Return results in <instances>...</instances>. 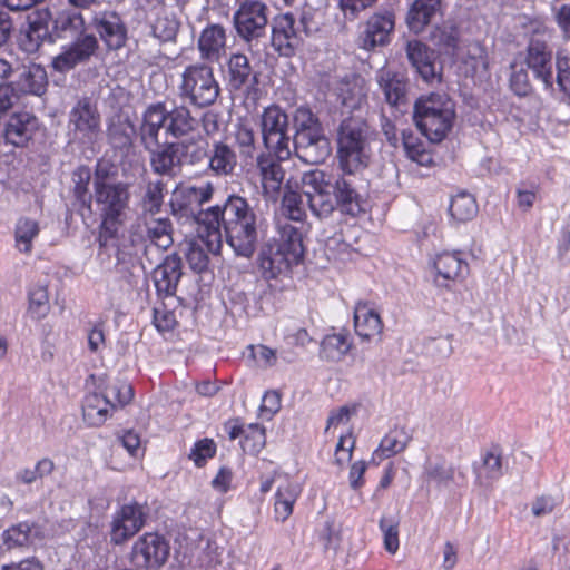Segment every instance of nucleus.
Instances as JSON below:
<instances>
[{
    "instance_id": "nucleus-1",
    "label": "nucleus",
    "mask_w": 570,
    "mask_h": 570,
    "mask_svg": "<svg viewBox=\"0 0 570 570\" xmlns=\"http://www.w3.org/2000/svg\"><path fill=\"white\" fill-rule=\"evenodd\" d=\"M198 224L207 252L219 254L224 236L236 256L250 258L257 248L263 219L245 197L233 194L223 205L200 212Z\"/></svg>"
},
{
    "instance_id": "nucleus-2",
    "label": "nucleus",
    "mask_w": 570,
    "mask_h": 570,
    "mask_svg": "<svg viewBox=\"0 0 570 570\" xmlns=\"http://www.w3.org/2000/svg\"><path fill=\"white\" fill-rule=\"evenodd\" d=\"M338 168L341 173L336 175L314 169L302 177L306 203L320 219L330 217L336 208L352 217L363 210L357 176L361 168Z\"/></svg>"
},
{
    "instance_id": "nucleus-3",
    "label": "nucleus",
    "mask_w": 570,
    "mask_h": 570,
    "mask_svg": "<svg viewBox=\"0 0 570 570\" xmlns=\"http://www.w3.org/2000/svg\"><path fill=\"white\" fill-rule=\"evenodd\" d=\"M305 255L303 225L287 220L277 223V236L265 242L256 258L265 279L288 277L292 268L303 262Z\"/></svg>"
},
{
    "instance_id": "nucleus-4",
    "label": "nucleus",
    "mask_w": 570,
    "mask_h": 570,
    "mask_svg": "<svg viewBox=\"0 0 570 570\" xmlns=\"http://www.w3.org/2000/svg\"><path fill=\"white\" fill-rule=\"evenodd\" d=\"M199 121L186 106H174L167 109L165 104L158 102L147 107L142 114L139 126V140L149 154L161 148L159 134L161 129L175 139L188 137L197 131Z\"/></svg>"
},
{
    "instance_id": "nucleus-5",
    "label": "nucleus",
    "mask_w": 570,
    "mask_h": 570,
    "mask_svg": "<svg viewBox=\"0 0 570 570\" xmlns=\"http://www.w3.org/2000/svg\"><path fill=\"white\" fill-rule=\"evenodd\" d=\"M94 187L95 202L101 216L97 239L100 256L110 248L118 249V233L126 217L130 194L127 184L109 183L104 178H97ZM120 262V253L117 250V264Z\"/></svg>"
},
{
    "instance_id": "nucleus-6",
    "label": "nucleus",
    "mask_w": 570,
    "mask_h": 570,
    "mask_svg": "<svg viewBox=\"0 0 570 570\" xmlns=\"http://www.w3.org/2000/svg\"><path fill=\"white\" fill-rule=\"evenodd\" d=\"M455 105L444 94L420 97L414 104L413 119L417 129L432 142L445 138L453 126Z\"/></svg>"
},
{
    "instance_id": "nucleus-7",
    "label": "nucleus",
    "mask_w": 570,
    "mask_h": 570,
    "mask_svg": "<svg viewBox=\"0 0 570 570\" xmlns=\"http://www.w3.org/2000/svg\"><path fill=\"white\" fill-rule=\"evenodd\" d=\"M208 149V145L202 144L200 138L191 137L181 141H165L161 148L149 153V164L155 174L174 177L176 169L183 164L190 166L206 165Z\"/></svg>"
},
{
    "instance_id": "nucleus-8",
    "label": "nucleus",
    "mask_w": 570,
    "mask_h": 570,
    "mask_svg": "<svg viewBox=\"0 0 570 570\" xmlns=\"http://www.w3.org/2000/svg\"><path fill=\"white\" fill-rule=\"evenodd\" d=\"M371 130L365 120L360 117H347L337 129L338 167L364 168L367 166Z\"/></svg>"
},
{
    "instance_id": "nucleus-9",
    "label": "nucleus",
    "mask_w": 570,
    "mask_h": 570,
    "mask_svg": "<svg viewBox=\"0 0 570 570\" xmlns=\"http://www.w3.org/2000/svg\"><path fill=\"white\" fill-rule=\"evenodd\" d=\"M179 95L199 108L213 105L219 95L213 69L206 65L188 66L181 75Z\"/></svg>"
},
{
    "instance_id": "nucleus-10",
    "label": "nucleus",
    "mask_w": 570,
    "mask_h": 570,
    "mask_svg": "<svg viewBox=\"0 0 570 570\" xmlns=\"http://www.w3.org/2000/svg\"><path fill=\"white\" fill-rule=\"evenodd\" d=\"M264 147L279 159L292 156L288 115L277 105L266 107L261 117Z\"/></svg>"
},
{
    "instance_id": "nucleus-11",
    "label": "nucleus",
    "mask_w": 570,
    "mask_h": 570,
    "mask_svg": "<svg viewBox=\"0 0 570 570\" xmlns=\"http://www.w3.org/2000/svg\"><path fill=\"white\" fill-rule=\"evenodd\" d=\"M38 129L39 120L32 112L14 111L10 116L7 112L2 118L0 136L7 144L23 148L32 140Z\"/></svg>"
},
{
    "instance_id": "nucleus-12",
    "label": "nucleus",
    "mask_w": 570,
    "mask_h": 570,
    "mask_svg": "<svg viewBox=\"0 0 570 570\" xmlns=\"http://www.w3.org/2000/svg\"><path fill=\"white\" fill-rule=\"evenodd\" d=\"M285 160L269 151L261 153L256 158L262 195L266 200L276 202L279 197L285 179V169L281 163Z\"/></svg>"
},
{
    "instance_id": "nucleus-13",
    "label": "nucleus",
    "mask_w": 570,
    "mask_h": 570,
    "mask_svg": "<svg viewBox=\"0 0 570 570\" xmlns=\"http://www.w3.org/2000/svg\"><path fill=\"white\" fill-rule=\"evenodd\" d=\"M169 543L157 533H146L132 548V560L138 567L160 568L168 560Z\"/></svg>"
},
{
    "instance_id": "nucleus-14",
    "label": "nucleus",
    "mask_w": 570,
    "mask_h": 570,
    "mask_svg": "<svg viewBox=\"0 0 570 570\" xmlns=\"http://www.w3.org/2000/svg\"><path fill=\"white\" fill-rule=\"evenodd\" d=\"M69 129L75 139L91 141L100 130V115L89 98H81L69 114Z\"/></svg>"
},
{
    "instance_id": "nucleus-15",
    "label": "nucleus",
    "mask_w": 570,
    "mask_h": 570,
    "mask_svg": "<svg viewBox=\"0 0 570 570\" xmlns=\"http://www.w3.org/2000/svg\"><path fill=\"white\" fill-rule=\"evenodd\" d=\"M145 524L144 507L137 502L125 504L115 515L111 524L110 539L121 544L135 535Z\"/></svg>"
},
{
    "instance_id": "nucleus-16",
    "label": "nucleus",
    "mask_w": 570,
    "mask_h": 570,
    "mask_svg": "<svg viewBox=\"0 0 570 570\" xmlns=\"http://www.w3.org/2000/svg\"><path fill=\"white\" fill-rule=\"evenodd\" d=\"M294 155L305 164L318 165L331 156V142L324 131L293 137Z\"/></svg>"
},
{
    "instance_id": "nucleus-17",
    "label": "nucleus",
    "mask_w": 570,
    "mask_h": 570,
    "mask_svg": "<svg viewBox=\"0 0 570 570\" xmlns=\"http://www.w3.org/2000/svg\"><path fill=\"white\" fill-rule=\"evenodd\" d=\"M407 58L424 81L440 82L442 68L438 62V55L434 50L414 39L407 43Z\"/></svg>"
},
{
    "instance_id": "nucleus-18",
    "label": "nucleus",
    "mask_w": 570,
    "mask_h": 570,
    "mask_svg": "<svg viewBox=\"0 0 570 570\" xmlns=\"http://www.w3.org/2000/svg\"><path fill=\"white\" fill-rule=\"evenodd\" d=\"M527 66L532 70L534 77L542 81L544 88L553 86L552 51L547 43L540 39H531L528 46L525 58Z\"/></svg>"
},
{
    "instance_id": "nucleus-19",
    "label": "nucleus",
    "mask_w": 570,
    "mask_h": 570,
    "mask_svg": "<svg viewBox=\"0 0 570 570\" xmlns=\"http://www.w3.org/2000/svg\"><path fill=\"white\" fill-rule=\"evenodd\" d=\"M461 40L462 38H448L446 45L452 48L454 59L465 65L473 73L487 70V50L481 42L475 38L466 39L464 43Z\"/></svg>"
},
{
    "instance_id": "nucleus-20",
    "label": "nucleus",
    "mask_w": 570,
    "mask_h": 570,
    "mask_svg": "<svg viewBox=\"0 0 570 570\" xmlns=\"http://www.w3.org/2000/svg\"><path fill=\"white\" fill-rule=\"evenodd\" d=\"M441 4L442 0H414L405 17L409 30L419 35L429 26H438L442 16Z\"/></svg>"
},
{
    "instance_id": "nucleus-21",
    "label": "nucleus",
    "mask_w": 570,
    "mask_h": 570,
    "mask_svg": "<svg viewBox=\"0 0 570 570\" xmlns=\"http://www.w3.org/2000/svg\"><path fill=\"white\" fill-rule=\"evenodd\" d=\"M266 10L267 7L258 1L242 4L234 16L238 36H259L256 31L264 29L268 21Z\"/></svg>"
},
{
    "instance_id": "nucleus-22",
    "label": "nucleus",
    "mask_w": 570,
    "mask_h": 570,
    "mask_svg": "<svg viewBox=\"0 0 570 570\" xmlns=\"http://www.w3.org/2000/svg\"><path fill=\"white\" fill-rule=\"evenodd\" d=\"M238 165L237 154L230 145L223 140L212 144L208 149L206 168L217 177L233 176Z\"/></svg>"
},
{
    "instance_id": "nucleus-23",
    "label": "nucleus",
    "mask_w": 570,
    "mask_h": 570,
    "mask_svg": "<svg viewBox=\"0 0 570 570\" xmlns=\"http://www.w3.org/2000/svg\"><path fill=\"white\" fill-rule=\"evenodd\" d=\"M97 47V38H77L68 49L53 59L52 67L60 72L69 71L88 60Z\"/></svg>"
},
{
    "instance_id": "nucleus-24",
    "label": "nucleus",
    "mask_w": 570,
    "mask_h": 570,
    "mask_svg": "<svg viewBox=\"0 0 570 570\" xmlns=\"http://www.w3.org/2000/svg\"><path fill=\"white\" fill-rule=\"evenodd\" d=\"M17 96L16 104L20 95L42 96L47 91L48 77L45 68L40 65H30L24 67L18 78L10 82Z\"/></svg>"
},
{
    "instance_id": "nucleus-25",
    "label": "nucleus",
    "mask_w": 570,
    "mask_h": 570,
    "mask_svg": "<svg viewBox=\"0 0 570 570\" xmlns=\"http://www.w3.org/2000/svg\"><path fill=\"white\" fill-rule=\"evenodd\" d=\"M181 261L177 256H168L154 271V282L158 294L173 296L181 277Z\"/></svg>"
},
{
    "instance_id": "nucleus-26",
    "label": "nucleus",
    "mask_w": 570,
    "mask_h": 570,
    "mask_svg": "<svg viewBox=\"0 0 570 570\" xmlns=\"http://www.w3.org/2000/svg\"><path fill=\"white\" fill-rule=\"evenodd\" d=\"M354 326L358 336L365 340L379 335L383 324L379 313L367 303L360 302L354 309Z\"/></svg>"
},
{
    "instance_id": "nucleus-27",
    "label": "nucleus",
    "mask_w": 570,
    "mask_h": 570,
    "mask_svg": "<svg viewBox=\"0 0 570 570\" xmlns=\"http://www.w3.org/2000/svg\"><path fill=\"white\" fill-rule=\"evenodd\" d=\"M376 81L389 105L397 106L405 98L406 82L402 76L387 69H380L376 73Z\"/></svg>"
},
{
    "instance_id": "nucleus-28",
    "label": "nucleus",
    "mask_w": 570,
    "mask_h": 570,
    "mask_svg": "<svg viewBox=\"0 0 570 570\" xmlns=\"http://www.w3.org/2000/svg\"><path fill=\"white\" fill-rule=\"evenodd\" d=\"M115 407L108 395L89 394L82 404L83 419L89 425L99 426L106 422L109 410Z\"/></svg>"
},
{
    "instance_id": "nucleus-29",
    "label": "nucleus",
    "mask_w": 570,
    "mask_h": 570,
    "mask_svg": "<svg viewBox=\"0 0 570 570\" xmlns=\"http://www.w3.org/2000/svg\"><path fill=\"white\" fill-rule=\"evenodd\" d=\"M258 83L257 75L252 72L248 58L245 55H233L228 61V85L232 90H240L249 80Z\"/></svg>"
},
{
    "instance_id": "nucleus-30",
    "label": "nucleus",
    "mask_w": 570,
    "mask_h": 570,
    "mask_svg": "<svg viewBox=\"0 0 570 570\" xmlns=\"http://www.w3.org/2000/svg\"><path fill=\"white\" fill-rule=\"evenodd\" d=\"M434 268L438 275L435 282L439 285H444L439 282V277H442L444 281H454L468 268V264L461 259L459 254L445 252L436 256Z\"/></svg>"
},
{
    "instance_id": "nucleus-31",
    "label": "nucleus",
    "mask_w": 570,
    "mask_h": 570,
    "mask_svg": "<svg viewBox=\"0 0 570 570\" xmlns=\"http://www.w3.org/2000/svg\"><path fill=\"white\" fill-rule=\"evenodd\" d=\"M478 212L479 207L475 198L466 191H461L453 196L449 206L451 217L459 223L473 219Z\"/></svg>"
},
{
    "instance_id": "nucleus-32",
    "label": "nucleus",
    "mask_w": 570,
    "mask_h": 570,
    "mask_svg": "<svg viewBox=\"0 0 570 570\" xmlns=\"http://www.w3.org/2000/svg\"><path fill=\"white\" fill-rule=\"evenodd\" d=\"M299 494L297 484L286 482L278 487L274 503L276 519L284 522L293 512V505Z\"/></svg>"
},
{
    "instance_id": "nucleus-33",
    "label": "nucleus",
    "mask_w": 570,
    "mask_h": 570,
    "mask_svg": "<svg viewBox=\"0 0 570 570\" xmlns=\"http://www.w3.org/2000/svg\"><path fill=\"white\" fill-rule=\"evenodd\" d=\"M40 227L38 222L22 217L16 224L14 242L20 253L30 254L32 250V242L38 237Z\"/></svg>"
},
{
    "instance_id": "nucleus-34",
    "label": "nucleus",
    "mask_w": 570,
    "mask_h": 570,
    "mask_svg": "<svg viewBox=\"0 0 570 570\" xmlns=\"http://www.w3.org/2000/svg\"><path fill=\"white\" fill-rule=\"evenodd\" d=\"M410 442L409 434L403 429L391 430L382 440L374 452V456L387 459L401 453Z\"/></svg>"
},
{
    "instance_id": "nucleus-35",
    "label": "nucleus",
    "mask_w": 570,
    "mask_h": 570,
    "mask_svg": "<svg viewBox=\"0 0 570 570\" xmlns=\"http://www.w3.org/2000/svg\"><path fill=\"white\" fill-rule=\"evenodd\" d=\"M194 191H191L190 186L177 188L173 193L171 200L169 203L171 214L174 216L179 217H188L195 216L197 213V218L199 217L197 204L194 203Z\"/></svg>"
},
{
    "instance_id": "nucleus-36",
    "label": "nucleus",
    "mask_w": 570,
    "mask_h": 570,
    "mask_svg": "<svg viewBox=\"0 0 570 570\" xmlns=\"http://www.w3.org/2000/svg\"><path fill=\"white\" fill-rule=\"evenodd\" d=\"M294 137L324 131L317 116L307 107L301 106L293 114Z\"/></svg>"
},
{
    "instance_id": "nucleus-37",
    "label": "nucleus",
    "mask_w": 570,
    "mask_h": 570,
    "mask_svg": "<svg viewBox=\"0 0 570 570\" xmlns=\"http://www.w3.org/2000/svg\"><path fill=\"white\" fill-rule=\"evenodd\" d=\"M424 475L429 482H434L439 489L448 488L454 482L455 468L444 460H438L425 465Z\"/></svg>"
},
{
    "instance_id": "nucleus-38",
    "label": "nucleus",
    "mask_w": 570,
    "mask_h": 570,
    "mask_svg": "<svg viewBox=\"0 0 570 570\" xmlns=\"http://www.w3.org/2000/svg\"><path fill=\"white\" fill-rule=\"evenodd\" d=\"M351 343L344 334H331L325 336L321 345V352L327 361H341L350 351Z\"/></svg>"
},
{
    "instance_id": "nucleus-39",
    "label": "nucleus",
    "mask_w": 570,
    "mask_h": 570,
    "mask_svg": "<svg viewBox=\"0 0 570 570\" xmlns=\"http://www.w3.org/2000/svg\"><path fill=\"white\" fill-rule=\"evenodd\" d=\"M303 197H305L304 193L302 195L294 190L284 193L281 210L287 219L295 223H303L306 217Z\"/></svg>"
},
{
    "instance_id": "nucleus-40",
    "label": "nucleus",
    "mask_w": 570,
    "mask_h": 570,
    "mask_svg": "<svg viewBox=\"0 0 570 570\" xmlns=\"http://www.w3.org/2000/svg\"><path fill=\"white\" fill-rule=\"evenodd\" d=\"M171 229L168 218L153 219L147 224V236L157 247L167 249L173 244Z\"/></svg>"
},
{
    "instance_id": "nucleus-41",
    "label": "nucleus",
    "mask_w": 570,
    "mask_h": 570,
    "mask_svg": "<svg viewBox=\"0 0 570 570\" xmlns=\"http://www.w3.org/2000/svg\"><path fill=\"white\" fill-rule=\"evenodd\" d=\"M165 186L163 180L147 183L145 194L141 198V206L145 213L155 215L160 212L164 203Z\"/></svg>"
},
{
    "instance_id": "nucleus-42",
    "label": "nucleus",
    "mask_w": 570,
    "mask_h": 570,
    "mask_svg": "<svg viewBox=\"0 0 570 570\" xmlns=\"http://www.w3.org/2000/svg\"><path fill=\"white\" fill-rule=\"evenodd\" d=\"M55 463L49 458L39 460L35 468H24L16 473V481L26 485L50 475L55 471Z\"/></svg>"
},
{
    "instance_id": "nucleus-43",
    "label": "nucleus",
    "mask_w": 570,
    "mask_h": 570,
    "mask_svg": "<svg viewBox=\"0 0 570 570\" xmlns=\"http://www.w3.org/2000/svg\"><path fill=\"white\" fill-rule=\"evenodd\" d=\"M31 525L21 522L6 530L2 534L3 547L7 550L27 547L31 542Z\"/></svg>"
},
{
    "instance_id": "nucleus-44",
    "label": "nucleus",
    "mask_w": 570,
    "mask_h": 570,
    "mask_svg": "<svg viewBox=\"0 0 570 570\" xmlns=\"http://www.w3.org/2000/svg\"><path fill=\"white\" fill-rule=\"evenodd\" d=\"M395 16L392 11L384 10L374 13L367 21L365 36H390L394 30Z\"/></svg>"
},
{
    "instance_id": "nucleus-45",
    "label": "nucleus",
    "mask_w": 570,
    "mask_h": 570,
    "mask_svg": "<svg viewBox=\"0 0 570 570\" xmlns=\"http://www.w3.org/2000/svg\"><path fill=\"white\" fill-rule=\"evenodd\" d=\"M399 525L400 520L395 517H382L380 529L383 532L384 548L394 554L399 549Z\"/></svg>"
},
{
    "instance_id": "nucleus-46",
    "label": "nucleus",
    "mask_w": 570,
    "mask_h": 570,
    "mask_svg": "<svg viewBox=\"0 0 570 570\" xmlns=\"http://www.w3.org/2000/svg\"><path fill=\"white\" fill-rule=\"evenodd\" d=\"M265 441V429L259 424H250L244 433V440L242 441L243 451L256 454L264 448Z\"/></svg>"
},
{
    "instance_id": "nucleus-47",
    "label": "nucleus",
    "mask_w": 570,
    "mask_h": 570,
    "mask_svg": "<svg viewBox=\"0 0 570 570\" xmlns=\"http://www.w3.org/2000/svg\"><path fill=\"white\" fill-rule=\"evenodd\" d=\"M198 236L200 235L198 234ZM204 246L207 248V245L203 242L202 237H199V242L190 243L186 252V258L190 268L197 273L204 272L209 263V258Z\"/></svg>"
},
{
    "instance_id": "nucleus-48",
    "label": "nucleus",
    "mask_w": 570,
    "mask_h": 570,
    "mask_svg": "<svg viewBox=\"0 0 570 570\" xmlns=\"http://www.w3.org/2000/svg\"><path fill=\"white\" fill-rule=\"evenodd\" d=\"M49 311V297L46 287L35 286L29 292V313L33 318H42Z\"/></svg>"
},
{
    "instance_id": "nucleus-49",
    "label": "nucleus",
    "mask_w": 570,
    "mask_h": 570,
    "mask_svg": "<svg viewBox=\"0 0 570 570\" xmlns=\"http://www.w3.org/2000/svg\"><path fill=\"white\" fill-rule=\"evenodd\" d=\"M129 130H132L131 126L127 122L117 121L112 122L108 127V138L111 145L115 148H128L131 146V134Z\"/></svg>"
},
{
    "instance_id": "nucleus-50",
    "label": "nucleus",
    "mask_w": 570,
    "mask_h": 570,
    "mask_svg": "<svg viewBox=\"0 0 570 570\" xmlns=\"http://www.w3.org/2000/svg\"><path fill=\"white\" fill-rule=\"evenodd\" d=\"M215 453V442L210 439H203L194 444L189 453V459L193 460L197 466H202L206 463L207 459L213 458Z\"/></svg>"
},
{
    "instance_id": "nucleus-51",
    "label": "nucleus",
    "mask_w": 570,
    "mask_h": 570,
    "mask_svg": "<svg viewBox=\"0 0 570 570\" xmlns=\"http://www.w3.org/2000/svg\"><path fill=\"white\" fill-rule=\"evenodd\" d=\"M224 38H198V47L204 59L218 61L224 51Z\"/></svg>"
},
{
    "instance_id": "nucleus-52",
    "label": "nucleus",
    "mask_w": 570,
    "mask_h": 570,
    "mask_svg": "<svg viewBox=\"0 0 570 570\" xmlns=\"http://www.w3.org/2000/svg\"><path fill=\"white\" fill-rule=\"evenodd\" d=\"M99 36H126L127 31L116 13L105 14L98 22Z\"/></svg>"
},
{
    "instance_id": "nucleus-53",
    "label": "nucleus",
    "mask_w": 570,
    "mask_h": 570,
    "mask_svg": "<svg viewBox=\"0 0 570 570\" xmlns=\"http://www.w3.org/2000/svg\"><path fill=\"white\" fill-rule=\"evenodd\" d=\"M235 139L238 147L240 148L242 155L246 157H252L256 148L254 130L246 125H239L235 132Z\"/></svg>"
},
{
    "instance_id": "nucleus-54",
    "label": "nucleus",
    "mask_w": 570,
    "mask_h": 570,
    "mask_svg": "<svg viewBox=\"0 0 570 570\" xmlns=\"http://www.w3.org/2000/svg\"><path fill=\"white\" fill-rule=\"evenodd\" d=\"M75 188L73 193L76 198L82 204L90 203L91 195L88 189L90 181V170L88 168H81L73 174Z\"/></svg>"
},
{
    "instance_id": "nucleus-55",
    "label": "nucleus",
    "mask_w": 570,
    "mask_h": 570,
    "mask_svg": "<svg viewBox=\"0 0 570 570\" xmlns=\"http://www.w3.org/2000/svg\"><path fill=\"white\" fill-rule=\"evenodd\" d=\"M510 87L518 96H527L531 91L529 76L525 69L511 65Z\"/></svg>"
},
{
    "instance_id": "nucleus-56",
    "label": "nucleus",
    "mask_w": 570,
    "mask_h": 570,
    "mask_svg": "<svg viewBox=\"0 0 570 570\" xmlns=\"http://www.w3.org/2000/svg\"><path fill=\"white\" fill-rule=\"evenodd\" d=\"M299 31L301 29L295 27L294 16L289 12L274 19L272 36H297Z\"/></svg>"
},
{
    "instance_id": "nucleus-57",
    "label": "nucleus",
    "mask_w": 570,
    "mask_h": 570,
    "mask_svg": "<svg viewBox=\"0 0 570 570\" xmlns=\"http://www.w3.org/2000/svg\"><path fill=\"white\" fill-rule=\"evenodd\" d=\"M106 395H108L110 400H116L119 406H124L132 400L134 393L130 384L119 382L109 386Z\"/></svg>"
},
{
    "instance_id": "nucleus-58",
    "label": "nucleus",
    "mask_w": 570,
    "mask_h": 570,
    "mask_svg": "<svg viewBox=\"0 0 570 570\" xmlns=\"http://www.w3.org/2000/svg\"><path fill=\"white\" fill-rule=\"evenodd\" d=\"M557 83L561 91L570 95V58H557Z\"/></svg>"
},
{
    "instance_id": "nucleus-59",
    "label": "nucleus",
    "mask_w": 570,
    "mask_h": 570,
    "mask_svg": "<svg viewBox=\"0 0 570 570\" xmlns=\"http://www.w3.org/2000/svg\"><path fill=\"white\" fill-rule=\"evenodd\" d=\"M292 38H269V48L282 57H292L298 46L299 38H293L295 41H291Z\"/></svg>"
},
{
    "instance_id": "nucleus-60",
    "label": "nucleus",
    "mask_w": 570,
    "mask_h": 570,
    "mask_svg": "<svg viewBox=\"0 0 570 570\" xmlns=\"http://www.w3.org/2000/svg\"><path fill=\"white\" fill-rule=\"evenodd\" d=\"M406 157L420 166L429 167L433 164V156L426 144L405 150Z\"/></svg>"
},
{
    "instance_id": "nucleus-61",
    "label": "nucleus",
    "mask_w": 570,
    "mask_h": 570,
    "mask_svg": "<svg viewBox=\"0 0 570 570\" xmlns=\"http://www.w3.org/2000/svg\"><path fill=\"white\" fill-rule=\"evenodd\" d=\"M154 324L159 331L166 332L174 328L176 324V318L174 313L170 311L155 308Z\"/></svg>"
},
{
    "instance_id": "nucleus-62",
    "label": "nucleus",
    "mask_w": 570,
    "mask_h": 570,
    "mask_svg": "<svg viewBox=\"0 0 570 570\" xmlns=\"http://www.w3.org/2000/svg\"><path fill=\"white\" fill-rule=\"evenodd\" d=\"M557 507V501L550 495H542L537 498L532 503V513L535 517H543L550 514Z\"/></svg>"
},
{
    "instance_id": "nucleus-63",
    "label": "nucleus",
    "mask_w": 570,
    "mask_h": 570,
    "mask_svg": "<svg viewBox=\"0 0 570 570\" xmlns=\"http://www.w3.org/2000/svg\"><path fill=\"white\" fill-rule=\"evenodd\" d=\"M375 2L376 0H340V7L346 17L350 14L354 18L360 11L371 7Z\"/></svg>"
},
{
    "instance_id": "nucleus-64",
    "label": "nucleus",
    "mask_w": 570,
    "mask_h": 570,
    "mask_svg": "<svg viewBox=\"0 0 570 570\" xmlns=\"http://www.w3.org/2000/svg\"><path fill=\"white\" fill-rule=\"evenodd\" d=\"M483 471L489 479H497L501 475V458L492 452L485 454L483 459Z\"/></svg>"
}]
</instances>
